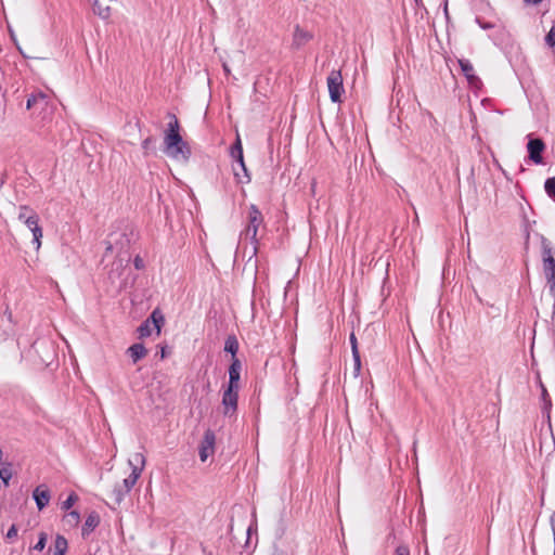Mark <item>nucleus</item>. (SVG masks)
Here are the masks:
<instances>
[{"mask_svg":"<svg viewBox=\"0 0 555 555\" xmlns=\"http://www.w3.org/2000/svg\"><path fill=\"white\" fill-rule=\"evenodd\" d=\"M0 478L5 486H9L10 479L12 478V470L10 463H3L0 467Z\"/></svg>","mask_w":555,"mask_h":555,"instance_id":"5701e85b","label":"nucleus"},{"mask_svg":"<svg viewBox=\"0 0 555 555\" xmlns=\"http://www.w3.org/2000/svg\"><path fill=\"white\" fill-rule=\"evenodd\" d=\"M49 105V96L42 91H38L36 93H31L26 102L27 109H33L34 112H42Z\"/></svg>","mask_w":555,"mask_h":555,"instance_id":"1a4fd4ad","label":"nucleus"},{"mask_svg":"<svg viewBox=\"0 0 555 555\" xmlns=\"http://www.w3.org/2000/svg\"><path fill=\"white\" fill-rule=\"evenodd\" d=\"M422 121L425 122L426 120L431 121L433 115L429 112H425L421 114Z\"/></svg>","mask_w":555,"mask_h":555,"instance_id":"c9c22d12","label":"nucleus"},{"mask_svg":"<svg viewBox=\"0 0 555 555\" xmlns=\"http://www.w3.org/2000/svg\"><path fill=\"white\" fill-rule=\"evenodd\" d=\"M349 340H350L352 357H353V361H354V374L358 375L361 370V359H360V352L358 349V340H357L354 333L350 334Z\"/></svg>","mask_w":555,"mask_h":555,"instance_id":"2eb2a0df","label":"nucleus"},{"mask_svg":"<svg viewBox=\"0 0 555 555\" xmlns=\"http://www.w3.org/2000/svg\"><path fill=\"white\" fill-rule=\"evenodd\" d=\"M313 39V34L309 30L301 28L298 24L294 27L293 39L291 48L293 50H300L308 42Z\"/></svg>","mask_w":555,"mask_h":555,"instance_id":"0eeeda50","label":"nucleus"},{"mask_svg":"<svg viewBox=\"0 0 555 555\" xmlns=\"http://www.w3.org/2000/svg\"><path fill=\"white\" fill-rule=\"evenodd\" d=\"M526 139H528V140L533 139V138H532V134H528V135L526 137Z\"/></svg>","mask_w":555,"mask_h":555,"instance_id":"a19ab883","label":"nucleus"},{"mask_svg":"<svg viewBox=\"0 0 555 555\" xmlns=\"http://www.w3.org/2000/svg\"><path fill=\"white\" fill-rule=\"evenodd\" d=\"M38 509H43L50 502L51 495L46 485L38 486L33 493Z\"/></svg>","mask_w":555,"mask_h":555,"instance_id":"f8f14e48","label":"nucleus"},{"mask_svg":"<svg viewBox=\"0 0 555 555\" xmlns=\"http://www.w3.org/2000/svg\"><path fill=\"white\" fill-rule=\"evenodd\" d=\"M544 189L546 194L555 201V177L546 179Z\"/></svg>","mask_w":555,"mask_h":555,"instance_id":"b1692460","label":"nucleus"},{"mask_svg":"<svg viewBox=\"0 0 555 555\" xmlns=\"http://www.w3.org/2000/svg\"><path fill=\"white\" fill-rule=\"evenodd\" d=\"M128 353L133 363H137L147 354V350L142 344H134L128 348Z\"/></svg>","mask_w":555,"mask_h":555,"instance_id":"dca6fc26","label":"nucleus"},{"mask_svg":"<svg viewBox=\"0 0 555 555\" xmlns=\"http://www.w3.org/2000/svg\"><path fill=\"white\" fill-rule=\"evenodd\" d=\"M459 65L461 67L463 75L466 77L467 81L469 82V85L477 87L478 85L481 83L479 77L475 75L473 64L468 60L460 59Z\"/></svg>","mask_w":555,"mask_h":555,"instance_id":"9b49d317","label":"nucleus"},{"mask_svg":"<svg viewBox=\"0 0 555 555\" xmlns=\"http://www.w3.org/2000/svg\"><path fill=\"white\" fill-rule=\"evenodd\" d=\"M31 212L35 211L29 206L23 205L20 207L18 219L25 222Z\"/></svg>","mask_w":555,"mask_h":555,"instance_id":"a878e982","label":"nucleus"},{"mask_svg":"<svg viewBox=\"0 0 555 555\" xmlns=\"http://www.w3.org/2000/svg\"><path fill=\"white\" fill-rule=\"evenodd\" d=\"M17 535V527L15 525H12L11 528L7 532V539L12 540L16 538Z\"/></svg>","mask_w":555,"mask_h":555,"instance_id":"7c9ffc66","label":"nucleus"},{"mask_svg":"<svg viewBox=\"0 0 555 555\" xmlns=\"http://www.w3.org/2000/svg\"><path fill=\"white\" fill-rule=\"evenodd\" d=\"M65 521H67L69 525H77L79 522V514L75 511L68 513L65 516Z\"/></svg>","mask_w":555,"mask_h":555,"instance_id":"cd10ccee","label":"nucleus"},{"mask_svg":"<svg viewBox=\"0 0 555 555\" xmlns=\"http://www.w3.org/2000/svg\"><path fill=\"white\" fill-rule=\"evenodd\" d=\"M133 461L140 464L141 466H135L133 465V462L131 460L129 461V465L131 466V473L124 479L122 487L118 489V499H120V496L131 491V489L137 483L138 479L142 474L145 464L144 455L142 453H135L133 455Z\"/></svg>","mask_w":555,"mask_h":555,"instance_id":"7ed1b4c3","label":"nucleus"},{"mask_svg":"<svg viewBox=\"0 0 555 555\" xmlns=\"http://www.w3.org/2000/svg\"><path fill=\"white\" fill-rule=\"evenodd\" d=\"M550 526L553 533V539H555V512H553L550 516Z\"/></svg>","mask_w":555,"mask_h":555,"instance_id":"72a5a7b5","label":"nucleus"},{"mask_svg":"<svg viewBox=\"0 0 555 555\" xmlns=\"http://www.w3.org/2000/svg\"><path fill=\"white\" fill-rule=\"evenodd\" d=\"M224 350L232 354V359L236 358L235 354L238 350V343L234 336H229L224 344Z\"/></svg>","mask_w":555,"mask_h":555,"instance_id":"4be33fe9","label":"nucleus"},{"mask_svg":"<svg viewBox=\"0 0 555 555\" xmlns=\"http://www.w3.org/2000/svg\"><path fill=\"white\" fill-rule=\"evenodd\" d=\"M230 153H231L232 158L237 160V163L241 165L243 170H246L245 164H244V157H243L242 141H235V143L231 146Z\"/></svg>","mask_w":555,"mask_h":555,"instance_id":"a211bd4d","label":"nucleus"},{"mask_svg":"<svg viewBox=\"0 0 555 555\" xmlns=\"http://www.w3.org/2000/svg\"><path fill=\"white\" fill-rule=\"evenodd\" d=\"M545 149L543 141H528V152L530 159L535 164L542 163V153Z\"/></svg>","mask_w":555,"mask_h":555,"instance_id":"4468645a","label":"nucleus"},{"mask_svg":"<svg viewBox=\"0 0 555 555\" xmlns=\"http://www.w3.org/2000/svg\"><path fill=\"white\" fill-rule=\"evenodd\" d=\"M46 544H47V534L44 532H41L39 534V540L36 543V545L34 546V548L37 551H42L46 547Z\"/></svg>","mask_w":555,"mask_h":555,"instance_id":"c85d7f7f","label":"nucleus"},{"mask_svg":"<svg viewBox=\"0 0 555 555\" xmlns=\"http://www.w3.org/2000/svg\"><path fill=\"white\" fill-rule=\"evenodd\" d=\"M242 364L237 358L232 359V363L229 367V384L228 387L240 388L238 382L241 377Z\"/></svg>","mask_w":555,"mask_h":555,"instance_id":"ddd939ff","label":"nucleus"},{"mask_svg":"<svg viewBox=\"0 0 555 555\" xmlns=\"http://www.w3.org/2000/svg\"><path fill=\"white\" fill-rule=\"evenodd\" d=\"M147 143L149 141H145L144 150H147Z\"/></svg>","mask_w":555,"mask_h":555,"instance_id":"37998d69","label":"nucleus"},{"mask_svg":"<svg viewBox=\"0 0 555 555\" xmlns=\"http://www.w3.org/2000/svg\"><path fill=\"white\" fill-rule=\"evenodd\" d=\"M216 451V434L211 429L204 433L203 439L198 446V454L202 462H206Z\"/></svg>","mask_w":555,"mask_h":555,"instance_id":"39448f33","label":"nucleus"},{"mask_svg":"<svg viewBox=\"0 0 555 555\" xmlns=\"http://www.w3.org/2000/svg\"><path fill=\"white\" fill-rule=\"evenodd\" d=\"M554 555H555V539H554Z\"/></svg>","mask_w":555,"mask_h":555,"instance_id":"c03bdc74","label":"nucleus"},{"mask_svg":"<svg viewBox=\"0 0 555 555\" xmlns=\"http://www.w3.org/2000/svg\"><path fill=\"white\" fill-rule=\"evenodd\" d=\"M167 127L164 131V139H182L180 134V125L179 120L172 113H167Z\"/></svg>","mask_w":555,"mask_h":555,"instance_id":"9d476101","label":"nucleus"},{"mask_svg":"<svg viewBox=\"0 0 555 555\" xmlns=\"http://www.w3.org/2000/svg\"><path fill=\"white\" fill-rule=\"evenodd\" d=\"M476 23L482 28V29H491L494 27L492 23L482 22L479 17H476Z\"/></svg>","mask_w":555,"mask_h":555,"instance_id":"2f4dec72","label":"nucleus"},{"mask_svg":"<svg viewBox=\"0 0 555 555\" xmlns=\"http://www.w3.org/2000/svg\"><path fill=\"white\" fill-rule=\"evenodd\" d=\"M396 555H410V552H409L408 547L399 546L396 550Z\"/></svg>","mask_w":555,"mask_h":555,"instance_id":"f704fd0d","label":"nucleus"},{"mask_svg":"<svg viewBox=\"0 0 555 555\" xmlns=\"http://www.w3.org/2000/svg\"><path fill=\"white\" fill-rule=\"evenodd\" d=\"M149 320H150V322L153 323L154 327L156 328L157 335H159L162 326L165 323V318H164L163 313L160 312V310L159 309H155L152 312V314H151Z\"/></svg>","mask_w":555,"mask_h":555,"instance_id":"aec40b11","label":"nucleus"},{"mask_svg":"<svg viewBox=\"0 0 555 555\" xmlns=\"http://www.w3.org/2000/svg\"><path fill=\"white\" fill-rule=\"evenodd\" d=\"M166 353H165V350L163 349L162 350V358H165Z\"/></svg>","mask_w":555,"mask_h":555,"instance_id":"79ce46f5","label":"nucleus"},{"mask_svg":"<svg viewBox=\"0 0 555 555\" xmlns=\"http://www.w3.org/2000/svg\"><path fill=\"white\" fill-rule=\"evenodd\" d=\"M77 499H78V498H77V495H76V494H74V493H73V494H70V495L66 499V501H64V502H63V508H64V509H69V508L74 505V503L77 501Z\"/></svg>","mask_w":555,"mask_h":555,"instance_id":"c756f323","label":"nucleus"},{"mask_svg":"<svg viewBox=\"0 0 555 555\" xmlns=\"http://www.w3.org/2000/svg\"><path fill=\"white\" fill-rule=\"evenodd\" d=\"M238 389L227 387L222 395V406L223 414L225 416H232L235 414L237 409Z\"/></svg>","mask_w":555,"mask_h":555,"instance_id":"423d86ee","label":"nucleus"},{"mask_svg":"<svg viewBox=\"0 0 555 555\" xmlns=\"http://www.w3.org/2000/svg\"><path fill=\"white\" fill-rule=\"evenodd\" d=\"M133 263H134L135 269H138V270H141L144 268V261L140 256H137L134 258Z\"/></svg>","mask_w":555,"mask_h":555,"instance_id":"473e14b6","label":"nucleus"},{"mask_svg":"<svg viewBox=\"0 0 555 555\" xmlns=\"http://www.w3.org/2000/svg\"><path fill=\"white\" fill-rule=\"evenodd\" d=\"M223 69H224V72H225V73H229V72H230V70H229V68H228V66H227L225 64L223 65Z\"/></svg>","mask_w":555,"mask_h":555,"instance_id":"ea45409f","label":"nucleus"},{"mask_svg":"<svg viewBox=\"0 0 555 555\" xmlns=\"http://www.w3.org/2000/svg\"><path fill=\"white\" fill-rule=\"evenodd\" d=\"M545 42L548 47L555 46V23L552 25L550 31L547 33L545 37Z\"/></svg>","mask_w":555,"mask_h":555,"instance_id":"bb28decb","label":"nucleus"},{"mask_svg":"<svg viewBox=\"0 0 555 555\" xmlns=\"http://www.w3.org/2000/svg\"><path fill=\"white\" fill-rule=\"evenodd\" d=\"M541 2H542V0H525V3L527 5H535V4H539Z\"/></svg>","mask_w":555,"mask_h":555,"instance_id":"e433bc0d","label":"nucleus"},{"mask_svg":"<svg viewBox=\"0 0 555 555\" xmlns=\"http://www.w3.org/2000/svg\"><path fill=\"white\" fill-rule=\"evenodd\" d=\"M327 88L331 101L333 103H340L341 95L345 92L340 70L333 69L330 73L327 76Z\"/></svg>","mask_w":555,"mask_h":555,"instance_id":"20e7f679","label":"nucleus"},{"mask_svg":"<svg viewBox=\"0 0 555 555\" xmlns=\"http://www.w3.org/2000/svg\"><path fill=\"white\" fill-rule=\"evenodd\" d=\"M413 454H412V460L416 459V450H415V447H413Z\"/></svg>","mask_w":555,"mask_h":555,"instance_id":"58836bf2","label":"nucleus"},{"mask_svg":"<svg viewBox=\"0 0 555 555\" xmlns=\"http://www.w3.org/2000/svg\"><path fill=\"white\" fill-rule=\"evenodd\" d=\"M159 149L167 157L179 164L186 163L191 155V147L188 141H163Z\"/></svg>","mask_w":555,"mask_h":555,"instance_id":"f03ea898","label":"nucleus"},{"mask_svg":"<svg viewBox=\"0 0 555 555\" xmlns=\"http://www.w3.org/2000/svg\"><path fill=\"white\" fill-rule=\"evenodd\" d=\"M246 227L241 233L242 240H249L253 245V255L258 253V231L263 225V215L256 205H250L246 216Z\"/></svg>","mask_w":555,"mask_h":555,"instance_id":"f257e3e1","label":"nucleus"},{"mask_svg":"<svg viewBox=\"0 0 555 555\" xmlns=\"http://www.w3.org/2000/svg\"><path fill=\"white\" fill-rule=\"evenodd\" d=\"M67 550V540L63 535H56L53 545V555H64Z\"/></svg>","mask_w":555,"mask_h":555,"instance_id":"412c9836","label":"nucleus"},{"mask_svg":"<svg viewBox=\"0 0 555 555\" xmlns=\"http://www.w3.org/2000/svg\"><path fill=\"white\" fill-rule=\"evenodd\" d=\"M92 10L102 20H108L112 15L111 7H103L99 0H92Z\"/></svg>","mask_w":555,"mask_h":555,"instance_id":"f3484780","label":"nucleus"},{"mask_svg":"<svg viewBox=\"0 0 555 555\" xmlns=\"http://www.w3.org/2000/svg\"><path fill=\"white\" fill-rule=\"evenodd\" d=\"M100 524V517L96 513H91L86 518L82 527V534H89Z\"/></svg>","mask_w":555,"mask_h":555,"instance_id":"6ab92c4d","label":"nucleus"},{"mask_svg":"<svg viewBox=\"0 0 555 555\" xmlns=\"http://www.w3.org/2000/svg\"><path fill=\"white\" fill-rule=\"evenodd\" d=\"M138 332H139V336L141 338L150 336L152 334V326H151L150 320H146L145 322H143L139 326Z\"/></svg>","mask_w":555,"mask_h":555,"instance_id":"393cba45","label":"nucleus"},{"mask_svg":"<svg viewBox=\"0 0 555 555\" xmlns=\"http://www.w3.org/2000/svg\"><path fill=\"white\" fill-rule=\"evenodd\" d=\"M24 223L33 232L35 248L36 250H39L41 247V238L43 236V232L42 228L39 225L38 215L36 212H31Z\"/></svg>","mask_w":555,"mask_h":555,"instance_id":"6e6552de","label":"nucleus"},{"mask_svg":"<svg viewBox=\"0 0 555 555\" xmlns=\"http://www.w3.org/2000/svg\"><path fill=\"white\" fill-rule=\"evenodd\" d=\"M113 248L112 244L108 242L106 246V251H111Z\"/></svg>","mask_w":555,"mask_h":555,"instance_id":"4c0bfd02","label":"nucleus"}]
</instances>
